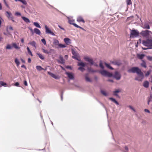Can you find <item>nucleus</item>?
Here are the masks:
<instances>
[{
  "label": "nucleus",
  "instance_id": "c03bdc74",
  "mask_svg": "<svg viewBox=\"0 0 152 152\" xmlns=\"http://www.w3.org/2000/svg\"><path fill=\"white\" fill-rule=\"evenodd\" d=\"M99 103L105 109L106 112L107 114V108L106 107L104 104L103 103H102V102H99Z\"/></svg>",
  "mask_w": 152,
  "mask_h": 152
},
{
  "label": "nucleus",
  "instance_id": "6e6552de",
  "mask_svg": "<svg viewBox=\"0 0 152 152\" xmlns=\"http://www.w3.org/2000/svg\"><path fill=\"white\" fill-rule=\"evenodd\" d=\"M5 15L9 20H11L12 22H15L14 20V17L12 15V13L10 12L7 11L5 12Z\"/></svg>",
  "mask_w": 152,
  "mask_h": 152
},
{
  "label": "nucleus",
  "instance_id": "a211bd4d",
  "mask_svg": "<svg viewBox=\"0 0 152 152\" xmlns=\"http://www.w3.org/2000/svg\"><path fill=\"white\" fill-rule=\"evenodd\" d=\"M109 99L111 100L112 102L115 103L117 105H119V102L116 100L114 98L110 97L109 98Z\"/></svg>",
  "mask_w": 152,
  "mask_h": 152
},
{
  "label": "nucleus",
  "instance_id": "7ed1b4c3",
  "mask_svg": "<svg viewBox=\"0 0 152 152\" xmlns=\"http://www.w3.org/2000/svg\"><path fill=\"white\" fill-rule=\"evenodd\" d=\"M83 59L85 61L87 62L90 66H94L96 67H98V64L94 61L92 58L88 56H85L83 57Z\"/></svg>",
  "mask_w": 152,
  "mask_h": 152
},
{
  "label": "nucleus",
  "instance_id": "a18cd8bd",
  "mask_svg": "<svg viewBox=\"0 0 152 152\" xmlns=\"http://www.w3.org/2000/svg\"><path fill=\"white\" fill-rule=\"evenodd\" d=\"M151 72V69L149 70L148 71H147L146 73L145 74V75L146 77L148 76L150 74Z\"/></svg>",
  "mask_w": 152,
  "mask_h": 152
},
{
  "label": "nucleus",
  "instance_id": "39448f33",
  "mask_svg": "<svg viewBox=\"0 0 152 152\" xmlns=\"http://www.w3.org/2000/svg\"><path fill=\"white\" fill-rule=\"evenodd\" d=\"M53 44L55 46L58 45V47H56L57 48H65L66 46L65 44H63L59 43V41L57 39H53Z\"/></svg>",
  "mask_w": 152,
  "mask_h": 152
},
{
  "label": "nucleus",
  "instance_id": "864d4df0",
  "mask_svg": "<svg viewBox=\"0 0 152 152\" xmlns=\"http://www.w3.org/2000/svg\"><path fill=\"white\" fill-rule=\"evenodd\" d=\"M147 59L150 61H152V56H147Z\"/></svg>",
  "mask_w": 152,
  "mask_h": 152
},
{
  "label": "nucleus",
  "instance_id": "72a5a7b5",
  "mask_svg": "<svg viewBox=\"0 0 152 152\" xmlns=\"http://www.w3.org/2000/svg\"><path fill=\"white\" fill-rule=\"evenodd\" d=\"M37 54L39 58L41 60H44L45 59V57L43 56L40 53H37Z\"/></svg>",
  "mask_w": 152,
  "mask_h": 152
},
{
  "label": "nucleus",
  "instance_id": "79ce46f5",
  "mask_svg": "<svg viewBox=\"0 0 152 152\" xmlns=\"http://www.w3.org/2000/svg\"><path fill=\"white\" fill-rule=\"evenodd\" d=\"M72 53L73 56L77 57V53L73 49H72Z\"/></svg>",
  "mask_w": 152,
  "mask_h": 152
},
{
  "label": "nucleus",
  "instance_id": "69168bd1",
  "mask_svg": "<svg viewBox=\"0 0 152 152\" xmlns=\"http://www.w3.org/2000/svg\"><path fill=\"white\" fill-rule=\"evenodd\" d=\"M24 84L25 86H28V83L27 81L26 80H25L24 81Z\"/></svg>",
  "mask_w": 152,
  "mask_h": 152
},
{
  "label": "nucleus",
  "instance_id": "f8f14e48",
  "mask_svg": "<svg viewBox=\"0 0 152 152\" xmlns=\"http://www.w3.org/2000/svg\"><path fill=\"white\" fill-rule=\"evenodd\" d=\"M43 52L45 54H54L55 53V50L54 49H50L49 51L45 49L44 48H42Z\"/></svg>",
  "mask_w": 152,
  "mask_h": 152
},
{
  "label": "nucleus",
  "instance_id": "f704fd0d",
  "mask_svg": "<svg viewBox=\"0 0 152 152\" xmlns=\"http://www.w3.org/2000/svg\"><path fill=\"white\" fill-rule=\"evenodd\" d=\"M27 50L28 53L31 56H33V55L32 53V52L31 50H30L29 48L28 47H27L26 48Z\"/></svg>",
  "mask_w": 152,
  "mask_h": 152
},
{
  "label": "nucleus",
  "instance_id": "6ab92c4d",
  "mask_svg": "<svg viewBox=\"0 0 152 152\" xmlns=\"http://www.w3.org/2000/svg\"><path fill=\"white\" fill-rule=\"evenodd\" d=\"M104 64L105 66L108 69L111 70H113L114 69V68L113 67L110 65V64H108L106 62H104Z\"/></svg>",
  "mask_w": 152,
  "mask_h": 152
},
{
  "label": "nucleus",
  "instance_id": "1a4fd4ad",
  "mask_svg": "<svg viewBox=\"0 0 152 152\" xmlns=\"http://www.w3.org/2000/svg\"><path fill=\"white\" fill-rule=\"evenodd\" d=\"M46 34H50L53 36H56V35L51 31L50 29L47 26V25L45 26Z\"/></svg>",
  "mask_w": 152,
  "mask_h": 152
},
{
  "label": "nucleus",
  "instance_id": "2f4dec72",
  "mask_svg": "<svg viewBox=\"0 0 152 152\" xmlns=\"http://www.w3.org/2000/svg\"><path fill=\"white\" fill-rule=\"evenodd\" d=\"M113 74L112 72H110L107 71L106 76L108 77H113Z\"/></svg>",
  "mask_w": 152,
  "mask_h": 152
},
{
  "label": "nucleus",
  "instance_id": "20e7f679",
  "mask_svg": "<svg viewBox=\"0 0 152 152\" xmlns=\"http://www.w3.org/2000/svg\"><path fill=\"white\" fill-rule=\"evenodd\" d=\"M130 30L131 32L130 34V37L131 38H134L138 37L139 36V32L137 30L134 28Z\"/></svg>",
  "mask_w": 152,
  "mask_h": 152
},
{
  "label": "nucleus",
  "instance_id": "412c9836",
  "mask_svg": "<svg viewBox=\"0 0 152 152\" xmlns=\"http://www.w3.org/2000/svg\"><path fill=\"white\" fill-rule=\"evenodd\" d=\"M100 92L102 95L106 97H107L108 96V94L104 90L101 89Z\"/></svg>",
  "mask_w": 152,
  "mask_h": 152
},
{
  "label": "nucleus",
  "instance_id": "e433bc0d",
  "mask_svg": "<svg viewBox=\"0 0 152 152\" xmlns=\"http://www.w3.org/2000/svg\"><path fill=\"white\" fill-rule=\"evenodd\" d=\"M144 29H149L150 28V26L149 25L148 23H145L144 25V27L143 28Z\"/></svg>",
  "mask_w": 152,
  "mask_h": 152
},
{
  "label": "nucleus",
  "instance_id": "c756f323",
  "mask_svg": "<svg viewBox=\"0 0 152 152\" xmlns=\"http://www.w3.org/2000/svg\"><path fill=\"white\" fill-rule=\"evenodd\" d=\"M28 44L31 45V46L34 47L35 48H36V42L34 41H32L29 42L28 43Z\"/></svg>",
  "mask_w": 152,
  "mask_h": 152
},
{
  "label": "nucleus",
  "instance_id": "4c0bfd02",
  "mask_svg": "<svg viewBox=\"0 0 152 152\" xmlns=\"http://www.w3.org/2000/svg\"><path fill=\"white\" fill-rule=\"evenodd\" d=\"M7 85V84L6 83L3 81H0V87H1V86L6 87Z\"/></svg>",
  "mask_w": 152,
  "mask_h": 152
},
{
  "label": "nucleus",
  "instance_id": "f3484780",
  "mask_svg": "<svg viewBox=\"0 0 152 152\" xmlns=\"http://www.w3.org/2000/svg\"><path fill=\"white\" fill-rule=\"evenodd\" d=\"M98 72L101 74L102 75L106 76L107 71L104 69L100 71L98 70Z\"/></svg>",
  "mask_w": 152,
  "mask_h": 152
},
{
  "label": "nucleus",
  "instance_id": "680f3d73",
  "mask_svg": "<svg viewBox=\"0 0 152 152\" xmlns=\"http://www.w3.org/2000/svg\"><path fill=\"white\" fill-rule=\"evenodd\" d=\"M58 26L60 29H62L64 31H65V29L64 28L62 27L60 25H58Z\"/></svg>",
  "mask_w": 152,
  "mask_h": 152
},
{
  "label": "nucleus",
  "instance_id": "774afa93",
  "mask_svg": "<svg viewBox=\"0 0 152 152\" xmlns=\"http://www.w3.org/2000/svg\"><path fill=\"white\" fill-rule=\"evenodd\" d=\"M31 59L29 58H28V62L29 63H31Z\"/></svg>",
  "mask_w": 152,
  "mask_h": 152
},
{
  "label": "nucleus",
  "instance_id": "13d9d810",
  "mask_svg": "<svg viewBox=\"0 0 152 152\" xmlns=\"http://www.w3.org/2000/svg\"><path fill=\"white\" fill-rule=\"evenodd\" d=\"M19 83L18 82H16L15 83L14 86H16L18 87L19 86Z\"/></svg>",
  "mask_w": 152,
  "mask_h": 152
},
{
  "label": "nucleus",
  "instance_id": "603ef678",
  "mask_svg": "<svg viewBox=\"0 0 152 152\" xmlns=\"http://www.w3.org/2000/svg\"><path fill=\"white\" fill-rule=\"evenodd\" d=\"M51 7H53V8L55 10H56V11H57L58 12H60L61 13H62V14H63L64 15H64V14L63 13L61 12V11H59L56 8L54 7L52 5H50V4H49Z\"/></svg>",
  "mask_w": 152,
  "mask_h": 152
},
{
  "label": "nucleus",
  "instance_id": "2eb2a0df",
  "mask_svg": "<svg viewBox=\"0 0 152 152\" xmlns=\"http://www.w3.org/2000/svg\"><path fill=\"white\" fill-rule=\"evenodd\" d=\"M59 58V60H57V61L60 64H64L65 63V62L64 60L63 57L61 55H60Z\"/></svg>",
  "mask_w": 152,
  "mask_h": 152
},
{
  "label": "nucleus",
  "instance_id": "052dcab7",
  "mask_svg": "<svg viewBox=\"0 0 152 152\" xmlns=\"http://www.w3.org/2000/svg\"><path fill=\"white\" fill-rule=\"evenodd\" d=\"M144 111L146 113H150V111L148 109H145Z\"/></svg>",
  "mask_w": 152,
  "mask_h": 152
},
{
  "label": "nucleus",
  "instance_id": "58836bf2",
  "mask_svg": "<svg viewBox=\"0 0 152 152\" xmlns=\"http://www.w3.org/2000/svg\"><path fill=\"white\" fill-rule=\"evenodd\" d=\"M15 62L17 66H18L20 64V62L19 59L17 58H16L15 60Z\"/></svg>",
  "mask_w": 152,
  "mask_h": 152
},
{
  "label": "nucleus",
  "instance_id": "aec40b11",
  "mask_svg": "<svg viewBox=\"0 0 152 152\" xmlns=\"http://www.w3.org/2000/svg\"><path fill=\"white\" fill-rule=\"evenodd\" d=\"M22 19L26 23H28L30 22V20L26 17L24 16H22L21 17Z\"/></svg>",
  "mask_w": 152,
  "mask_h": 152
},
{
  "label": "nucleus",
  "instance_id": "5fc2aeb1",
  "mask_svg": "<svg viewBox=\"0 0 152 152\" xmlns=\"http://www.w3.org/2000/svg\"><path fill=\"white\" fill-rule=\"evenodd\" d=\"M15 15L17 16H19L21 15V13L18 12H17L15 13Z\"/></svg>",
  "mask_w": 152,
  "mask_h": 152
},
{
  "label": "nucleus",
  "instance_id": "9d476101",
  "mask_svg": "<svg viewBox=\"0 0 152 152\" xmlns=\"http://www.w3.org/2000/svg\"><path fill=\"white\" fill-rule=\"evenodd\" d=\"M113 77L115 79L117 80H119L121 79V75L119 72L116 71L115 72Z\"/></svg>",
  "mask_w": 152,
  "mask_h": 152
},
{
  "label": "nucleus",
  "instance_id": "49530a36",
  "mask_svg": "<svg viewBox=\"0 0 152 152\" xmlns=\"http://www.w3.org/2000/svg\"><path fill=\"white\" fill-rule=\"evenodd\" d=\"M18 1L21 2L24 5H26L27 4V3L25 0H19Z\"/></svg>",
  "mask_w": 152,
  "mask_h": 152
},
{
  "label": "nucleus",
  "instance_id": "5701e85b",
  "mask_svg": "<svg viewBox=\"0 0 152 152\" xmlns=\"http://www.w3.org/2000/svg\"><path fill=\"white\" fill-rule=\"evenodd\" d=\"M143 86L145 88H148L149 86V83L148 80L145 81L143 83Z\"/></svg>",
  "mask_w": 152,
  "mask_h": 152
},
{
  "label": "nucleus",
  "instance_id": "0e129e2a",
  "mask_svg": "<svg viewBox=\"0 0 152 152\" xmlns=\"http://www.w3.org/2000/svg\"><path fill=\"white\" fill-rule=\"evenodd\" d=\"M124 148H125V150L126 151H126V152H127L128 151H129V148H128V147H127V146H125L124 147Z\"/></svg>",
  "mask_w": 152,
  "mask_h": 152
},
{
  "label": "nucleus",
  "instance_id": "7c9ffc66",
  "mask_svg": "<svg viewBox=\"0 0 152 152\" xmlns=\"http://www.w3.org/2000/svg\"><path fill=\"white\" fill-rule=\"evenodd\" d=\"M12 47L14 48L15 49H18L20 48V47L17 45L15 43H13L12 44Z\"/></svg>",
  "mask_w": 152,
  "mask_h": 152
},
{
  "label": "nucleus",
  "instance_id": "f03ea898",
  "mask_svg": "<svg viewBox=\"0 0 152 152\" xmlns=\"http://www.w3.org/2000/svg\"><path fill=\"white\" fill-rule=\"evenodd\" d=\"M72 57L73 58L79 61V62H77V66H80L78 69L79 70H80L81 72H83L85 70L84 68L87 65L86 63L83 62L80 59L77 58V57L72 56Z\"/></svg>",
  "mask_w": 152,
  "mask_h": 152
},
{
  "label": "nucleus",
  "instance_id": "37998d69",
  "mask_svg": "<svg viewBox=\"0 0 152 152\" xmlns=\"http://www.w3.org/2000/svg\"><path fill=\"white\" fill-rule=\"evenodd\" d=\"M70 24L71 25H73L74 26H75L76 27H77V28H80V26H78V25H77L76 23H70Z\"/></svg>",
  "mask_w": 152,
  "mask_h": 152
},
{
  "label": "nucleus",
  "instance_id": "ddd939ff",
  "mask_svg": "<svg viewBox=\"0 0 152 152\" xmlns=\"http://www.w3.org/2000/svg\"><path fill=\"white\" fill-rule=\"evenodd\" d=\"M66 74L67 75L69 80H73L74 79V75L72 73L66 72Z\"/></svg>",
  "mask_w": 152,
  "mask_h": 152
},
{
  "label": "nucleus",
  "instance_id": "a19ab883",
  "mask_svg": "<svg viewBox=\"0 0 152 152\" xmlns=\"http://www.w3.org/2000/svg\"><path fill=\"white\" fill-rule=\"evenodd\" d=\"M12 46H11L10 44H8L7 45L6 47V48L8 50H10L12 48Z\"/></svg>",
  "mask_w": 152,
  "mask_h": 152
},
{
  "label": "nucleus",
  "instance_id": "de8ad7c7",
  "mask_svg": "<svg viewBox=\"0 0 152 152\" xmlns=\"http://www.w3.org/2000/svg\"><path fill=\"white\" fill-rule=\"evenodd\" d=\"M41 42L44 45H46V41L44 38H43L41 39Z\"/></svg>",
  "mask_w": 152,
  "mask_h": 152
},
{
  "label": "nucleus",
  "instance_id": "ea45409f",
  "mask_svg": "<svg viewBox=\"0 0 152 152\" xmlns=\"http://www.w3.org/2000/svg\"><path fill=\"white\" fill-rule=\"evenodd\" d=\"M36 68L37 70L39 71H41L43 69V68L40 66H36Z\"/></svg>",
  "mask_w": 152,
  "mask_h": 152
},
{
  "label": "nucleus",
  "instance_id": "c85d7f7f",
  "mask_svg": "<svg viewBox=\"0 0 152 152\" xmlns=\"http://www.w3.org/2000/svg\"><path fill=\"white\" fill-rule=\"evenodd\" d=\"M145 56V55L143 54H137V57L140 59L142 60L143 59V58Z\"/></svg>",
  "mask_w": 152,
  "mask_h": 152
},
{
  "label": "nucleus",
  "instance_id": "423d86ee",
  "mask_svg": "<svg viewBox=\"0 0 152 152\" xmlns=\"http://www.w3.org/2000/svg\"><path fill=\"white\" fill-rule=\"evenodd\" d=\"M150 40V39L149 38L147 39L146 40H143L142 44L145 46L148 47L149 49H152V44Z\"/></svg>",
  "mask_w": 152,
  "mask_h": 152
},
{
  "label": "nucleus",
  "instance_id": "4468645a",
  "mask_svg": "<svg viewBox=\"0 0 152 152\" xmlns=\"http://www.w3.org/2000/svg\"><path fill=\"white\" fill-rule=\"evenodd\" d=\"M48 74L50 75L51 77L56 79L58 80L60 78V77L58 75H56L54 74L51 72H48Z\"/></svg>",
  "mask_w": 152,
  "mask_h": 152
},
{
  "label": "nucleus",
  "instance_id": "4be33fe9",
  "mask_svg": "<svg viewBox=\"0 0 152 152\" xmlns=\"http://www.w3.org/2000/svg\"><path fill=\"white\" fill-rule=\"evenodd\" d=\"M34 33H35L36 34L38 35H40L41 34L40 31L37 28L34 29Z\"/></svg>",
  "mask_w": 152,
  "mask_h": 152
},
{
  "label": "nucleus",
  "instance_id": "393cba45",
  "mask_svg": "<svg viewBox=\"0 0 152 152\" xmlns=\"http://www.w3.org/2000/svg\"><path fill=\"white\" fill-rule=\"evenodd\" d=\"M77 21L79 22H82L83 23H84L85 22V21L83 18L80 16L77 17Z\"/></svg>",
  "mask_w": 152,
  "mask_h": 152
},
{
  "label": "nucleus",
  "instance_id": "f257e3e1",
  "mask_svg": "<svg viewBox=\"0 0 152 152\" xmlns=\"http://www.w3.org/2000/svg\"><path fill=\"white\" fill-rule=\"evenodd\" d=\"M127 72L129 73H136L137 74V76L134 78L135 80L141 82L144 78L143 72L138 67H132L127 70Z\"/></svg>",
  "mask_w": 152,
  "mask_h": 152
},
{
  "label": "nucleus",
  "instance_id": "6e6d98bb",
  "mask_svg": "<svg viewBox=\"0 0 152 152\" xmlns=\"http://www.w3.org/2000/svg\"><path fill=\"white\" fill-rule=\"evenodd\" d=\"M3 1H4V3L6 5V7H9V5L7 4V2L6 0H3Z\"/></svg>",
  "mask_w": 152,
  "mask_h": 152
},
{
  "label": "nucleus",
  "instance_id": "bf43d9fd",
  "mask_svg": "<svg viewBox=\"0 0 152 152\" xmlns=\"http://www.w3.org/2000/svg\"><path fill=\"white\" fill-rule=\"evenodd\" d=\"M63 92L61 91V100H62V101L63 100Z\"/></svg>",
  "mask_w": 152,
  "mask_h": 152
},
{
  "label": "nucleus",
  "instance_id": "9b49d317",
  "mask_svg": "<svg viewBox=\"0 0 152 152\" xmlns=\"http://www.w3.org/2000/svg\"><path fill=\"white\" fill-rule=\"evenodd\" d=\"M121 92V89L119 88L115 89V90L113 91V95L116 96V97L120 98V97L118 93Z\"/></svg>",
  "mask_w": 152,
  "mask_h": 152
},
{
  "label": "nucleus",
  "instance_id": "0eeeda50",
  "mask_svg": "<svg viewBox=\"0 0 152 152\" xmlns=\"http://www.w3.org/2000/svg\"><path fill=\"white\" fill-rule=\"evenodd\" d=\"M152 33V32L148 30H145V31H142L140 33V34L142 36L146 38V39L148 38L150 35L149 33Z\"/></svg>",
  "mask_w": 152,
  "mask_h": 152
},
{
  "label": "nucleus",
  "instance_id": "cd10ccee",
  "mask_svg": "<svg viewBox=\"0 0 152 152\" xmlns=\"http://www.w3.org/2000/svg\"><path fill=\"white\" fill-rule=\"evenodd\" d=\"M142 63L140 64L141 66L144 68H146L147 67V65L145 61L143 60H142Z\"/></svg>",
  "mask_w": 152,
  "mask_h": 152
},
{
  "label": "nucleus",
  "instance_id": "8fccbe9b",
  "mask_svg": "<svg viewBox=\"0 0 152 152\" xmlns=\"http://www.w3.org/2000/svg\"><path fill=\"white\" fill-rule=\"evenodd\" d=\"M65 67L67 69H69L70 70H72V67L71 66L67 65L65 66Z\"/></svg>",
  "mask_w": 152,
  "mask_h": 152
},
{
  "label": "nucleus",
  "instance_id": "4d7b16f0",
  "mask_svg": "<svg viewBox=\"0 0 152 152\" xmlns=\"http://www.w3.org/2000/svg\"><path fill=\"white\" fill-rule=\"evenodd\" d=\"M129 107L131 109V110H132L134 111L135 112L136 110L135 109L131 106L129 105Z\"/></svg>",
  "mask_w": 152,
  "mask_h": 152
},
{
  "label": "nucleus",
  "instance_id": "338daca9",
  "mask_svg": "<svg viewBox=\"0 0 152 152\" xmlns=\"http://www.w3.org/2000/svg\"><path fill=\"white\" fill-rule=\"evenodd\" d=\"M29 29L31 31V33L32 34H34V30L33 31V30L31 28V27H29Z\"/></svg>",
  "mask_w": 152,
  "mask_h": 152
},
{
  "label": "nucleus",
  "instance_id": "a878e982",
  "mask_svg": "<svg viewBox=\"0 0 152 152\" xmlns=\"http://www.w3.org/2000/svg\"><path fill=\"white\" fill-rule=\"evenodd\" d=\"M85 79L86 82L91 83L92 82L91 79L88 76V74H86L85 75Z\"/></svg>",
  "mask_w": 152,
  "mask_h": 152
},
{
  "label": "nucleus",
  "instance_id": "dca6fc26",
  "mask_svg": "<svg viewBox=\"0 0 152 152\" xmlns=\"http://www.w3.org/2000/svg\"><path fill=\"white\" fill-rule=\"evenodd\" d=\"M111 63L115 65H117L118 66H120L122 64V63L121 62V60H119L115 61H113L111 62Z\"/></svg>",
  "mask_w": 152,
  "mask_h": 152
},
{
  "label": "nucleus",
  "instance_id": "3c124183",
  "mask_svg": "<svg viewBox=\"0 0 152 152\" xmlns=\"http://www.w3.org/2000/svg\"><path fill=\"white\" fill-rule=\"evenodd\" d=\"M132 4V1L131 0H127V4L128 5H129Z\"/></svg>",
  "mask_w": 152,
  "mask_h": 152
},
{
  "label": "nucleus",
  "instance_id": "bb28decb",
  "mask_svg": "<svg viewBox=\"0 0 152 152\" xmlns=\"http://www.w3.org/2000/svg\"><path fill=\"white\" fill-rule=\"evenodd\" d=\"M88 71L89 72L94 73L98 72V70H93L91 68L88 67L87 68Z\"/></svg>",
  "mask_w": 152,
  "mask_h": 152
},
{
  "label": "nucleus",
  "instance_id": "b1692460",
  "mask_svg": "<svg viewBox=\"0 0 152 152\" xmlns=\"http://www.w3.org/2000/svg\"><path fill=\"white\" fill-rule=\"evenodd\" d=\"M64 41L66 45H68L69 44L71 43V42H70L71 40L69 38H65L64 39Z\"/></svg>",
  "mask_w": 152,
  "mask_h": 152
},
{
  "label": "nucleus",
  "instance_id": "473e14b6",
  "mask_svg": "<svg viewBox=\"0 0 152 152\" xmlns=\"http://www.w3.org/2000/svg\"><path fill=\"white\" fill-rule=\"evenodd\" d=\"M34 25L36 27L40 28L41 27L39 23L38 22H34L33 23Z\"/></svg>",
  "mask_w": 152,
  "mask_h": 152
},
{
  "label": "nucleus",
  "instance_id": "e2e57ef3",
  "mask_svg": "<svg viewBox=\"0 0 152 152\" xmlns=\"http://www.w3.org/2000/svg\"><path fill=\"white\" fill-rule=\"evenodd\" d=\"M107 81L111 82L112 83H113L114 82V80H113L111 79H108L107 80Z\"/></svg>",
  "mask_w": 152,
  "mask_h": 152
},
{
  "label": "nucleus",
  "instance_id": "09e8293b",
  "mask_svg": "<svg viewBox=\"0 0 152 152\" xmlns=\"http://www.w3.org/2000/svg\"><path fill=\"white\" fill-rule=\"evenodd\" d=\"M9 30H11L12 31H13V29L12 27L11 26H10L8 28V26L7 27V31H8V29Z\"/></svg>",
  "mask_w": 152,
  "mask_h": 152
},
{
  "label": "nucleus",
  "instance_id": "c9c22d12",
  "mask_svg": "<svg viewBox=\"0 0 152 152\" xmlns=\"http://www.w3.org/2000/svg\"><path fill=\"white\" fill-rule=\"evenodd\" d=\"M99 66L100 67L102 70L104 69V66L103 64L102 61L101 60H100L99 61Z\"/></svg>",
  "mask_w": 152,
  "mask_h": 152
}]
</instances>
